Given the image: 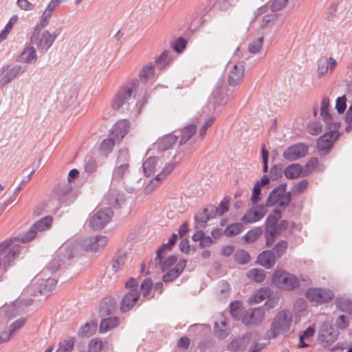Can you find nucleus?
I'll return each instance as SVG.
<instances>
[{"label": "nucleus", "instance_id": "obj_40", "mask_svg": "<svg viewBox=\"0 0 352 352\" xmlns=\"http://www.w3.org/2000/svg\"><path fill=\"white\" fill-rule=\"evenodd\" d=\"M281 218V211L279 209H275L270 213L266 219V228H275L278 221Z\"/></svg>", "mask_w": 352, "mask_h": 352}, {"label": "nucleus", "instance_id": "obj_4", "mask_svg": "<svg viewBox=\"0 0 352 352\" xmlns=\"http://www.w3.org/2000/svg\"><path fill=\"white\" fill-rule=\"evenodd\" d=\"M58 35L57 31L54 33H50L48 30L41 32V30H37L34 27L30 40L32 44L35 45L38 51L45 52L51 47Z\"/></svg>", "mask_w": 352, "mask_h": 352}, {"label": "nucleus", "instance_id": "obj_3", "mask_svg": "<svg viewBox=\"0 0 352 352\" xmlns=\"http://www.w3.org/2000/svg\"><path fill=\"white\" fill-rule=\"evenodd\" d=\"M293 316L289 310L279 311L274 318L268 331L269 336L275 338L288 332L292 327Z\"/></svg>", "mask_w": 352, "mask_h": 352}, {"label": "nucleus", "instance_id": "obj_26", "mask_svg": "<svg viewBox=\"0 0 352 352\" xmlns=\"http://www.w3.org/2000/svg\"><path fill=\"white\" fill-rule=\"evenodd\" d=\"M257 263L266 269L272 268L275 264V256L273 252L265 250L258 254Z\"/></svg>", "mask_w": 352, "mask_h": 352}, {"label": "nucleus", "instance_id": "obj_6", "mask_svg": "<svg viewBox=\"0 0 352 352\" xmlns=\"http://www.w3.org/2000/svg\"><path fill=\"white\" fill-rule=\"evenodd\" d=\"M272 282L279 288L292 290L299 285L298 278L285 270H276L272 275Z\"/></svg>", "mask_w": 352, "mask_h": 352}, {"label": "nucleus", "instance_id": "obj_37", "mask_svg": "<svg viewBox=\"0 0 352 352\" xmlns=\"http://www.w3.org/2000/svg\"><path fill=\"white\" fill-rule=\"evenodd\" d=\"M215 334L221 339L225 338L228 335V328L227 322L225 319L221 320L220 322L214 323Z\"/></svg>", "mask_w": 352, "mask_h": 352}, {"label": "nucleus", "instance_id": "obj_45", "mask_svg": "<svg viewBox=\"0 0 352 352\" xmlns=\"http://www.w3.org/2000/svg\"><path fill=\"white\" fill-rule=\"evenodd\" d=\"M52 14L51 12L44 10L39 21L35 25L37 30H42L49 24Z\"/></svg>", "mask_w": 352, "mask_h": 352}, {"label": "nucleus", "instance_id": "obj_63", "mask_svg": "<svg viewBox=\"0 0 352 352\" xmlns=\"http://www.w3.org/2000/svg\"><path fill=\"white\" fill-rule=\"evenodd\" d=\"M279 234L275 230V228H266L265 236H266V245L271 246L274 243L275 236Z\"/></svg>", "mask_w": 352, "mask_h": 352}, {"label": "nucleus", "instance_id": "obj_7", "mask_svg": "<svg viewBox=\"0 0 352 352\" xmlns=\"http://www.w3.org/2000/svg\"><path fill=\"white\" fill-rule=\"evenodd\" d=\"M305 297L310 302L320 305L332 300L334 298V293L327 287H314L307 289Z\"/></svg>", "mask_w": 352, "mask_h": 352}, {"label": "nucleus", "instance_id": "obj_28", "mask_svg": "<svg viewBox=\"0 0 352 352\" xmlns=\"http://www.w3.org/2000/svg\"><path fill=\"white\" fill-rule=\"evenodd\" d=\"M270 179L267 175H264L261 180L257 181L253 188L251 196V201L253 204H257L262 198L261 188L268 184Z\"/></svg>", "mask_w": 352, "mask_h": 352}, {"label": "nucleus", "instance_id": "obj_15", "mask_svg": "<svg viewBox=\"0 0 352 352\" xmlns=\"http://www.w3.org/2000/svg\"><path fill=\"white\" fill-rule=\"evenodd\" d=\"M265 320V311L262 307L248 309L242 316L241 321L246 326H258Z\"/></svg>", "mask_w": 352, "mask_h": 352}, {"label": "nucleus", "instance_id": "obj_31", "mask_svg": "<svg viewBox=\"0 0 352 352\" xmlns=\"http://www.w3.org/2000/svg\"><path fill=\"white\" fill-rule=\"evenodd\" d=\"M302 173V167L299 164H292L287 166L284 171L287 179L298 178Z\"/></svg>", "mask_w": 352, "mask_h": 352}, {"label": "nucleus", "instance_id": "obj_17", "mask_svg": "<svg viewBox=\"0 0 352 352\" xmlns=\"http://www.w3.org/2000/svg\"><path fill=\"white\" fill-rule=\"evenodd\" d=\"M107 243V239L104 236L96 235L82 240L80 247L86 251L96 252L102 249Z\"/></svg>", "mask_w": 352, "mask_h": 352}, {"label": "nucleus", "instance_id": "obj_41", "mask_svg": "<svg viewBox=\"0 0 352 352\" xmlns=\"http://www.w3.org/2000/svg\"><path fill=\"white\" fill-rule=\"evenodd\" d=\"M243 224L241 223H234L229 225L223 231L227 236H232L239 234L243 230Z\"/></svg>", "mask_w": 352, "mask_h": 352}, {"label": "nucleus", "instance_id": "obj_61", "mask_svg": "<svg viewBox=\"0 0 352 352\" xmlns=\"http://www.w3.org/2000/svg\"><path fill=\"white\" fill-rule=\"evenodd\" d=\"M153 286V282L151 279L146 278L141 283V290L142 292L143 298H146L151 292Z\"/></svg>", "mask_w": 352, "mask_h": 352}, {"label": "nucleus", "instance_id": "obj_50", "mask_svg": "<svg viewBox=\"0 0 352 352\" xmlns=\"http://www.w3.org/2000/svg\"><path fill=\"white\" fill-rule=\"evenodd\" d=\"M263 44V38L259 37L255 40H253L252 42L250 43L248 45V51L251 54H256L258 53Z\"/></svg>", "mask_w": 352, "mask_h": 352}, {"label": "nucleus", "instance_id": "obj_62", "mask_svg": "<svg viewBox=\"0 0 352 352\" xmlns=\"http://www.w3.org/2000/svg\"><path fill=\"white\" fill-rule=\"evenodd\" d=\"M277 18H278V14H276L275 13H272V14L265 15L263 17L262 22L261 23V27L267 28V27L272 25L275 22V21L277 19Z\"/></svg>", "mask_w": 352, "mask_h": 352}, {"label": "nucleus", "instance_id": "obj_25", "mask_svg": "<svg viewBox=\"0 0 352 352\" xmlns=\"http://www.w3.org/2000/svg\"><path fill=\"white\" fill-rule=\"evenodd\" d=\"M36 280L38 284L39 292L44 295H47L52 292L57 284V280L52 278L45 279L36 277Z\"/></svg>", "mask_w": 352, "mask_h": 352}, {"label": "nucleus", "instance_id": "obj_27", "mask_svg": "<svg viewBox=\"0 0 352 352\" xmlns=\"http://www.w3.org/2000/svg\"><path fill=\"white\" fill-rule=\"evenodd\" d=\"M271 290L268 287H262L254 292L248 298V304L256 305L269 298Z\"/></svg>", "mask_w": 352, "mask_h": 352}, {"label": "nucleus", "instance_id": "obj_32", "mask_svg": "<svg viewBox=\"0 0 352 352\" xmlns=\"http://www.w3.org/2000/svg\"><path fill=\"white\" fill-rule=\"evenodd\" d=\"M197 130L195 124H190L185 126L181 131L179 144H184L195 134Z\"/></svg>", "mask_w": 352, "mask_h": 352}, {"label": "nucleus", "instance_id": "obj_38", "mask_svg": "<svg viewBox=\"0 0 352 352\" xmlns=\"http://www.w3.org/2000/svg\"><path fill=\"white\" fill-rule=\"evenodd\" d=\"M247 276L251 280L256 283H261L264 280L265 278V273L263 270L254 268L248 271Z\"/></svg>", "mask_w": 352, "mask_h": 352}, {"label": "nucleus", "instance_id": "obj_33", "mask_svg": "<svg viewBox=\"0 0 352 352\" xmlns=\"http://www.w3.org/2000/svg\"><path fill=\"white\" fill-rule=\"evenodd\" d=\"M336 303L340 311L352 314V300L345 296L338 297Z\"/></svg>", "mask_w": 352, "mask_h": 352}, {"label": "nucleus", "instance_id": "obj_23", "mask_svg": "<svg viewBox=\"0 0 352 352\" xmlns=\"http://www.w3.org/2000/svg\"><path fill=\"white\" fill-rule=\"evenodd\" d=\"M162 164L159 157H149L142 164V169L144 175L149 177L153 175L156 170Z\"/></svg>", "mask_w": 352, "mask_h": 352}, {"label": "nucleus", "instance_id": "obj_22", "mask_svg": "<svg viewBox=\"0 0 352 352\" xmlns=\"http://www.w3.org/2000/svg\"><path fill=\"white\" fill-rule=\"evenodd\" d=\"M130 123L127 120L117 122L111 129V134L117 141H120L128 133Z\"/></svg>", "mask_w": 352, "mask_h": 352}, {"label": "nucleus", "instance_id": "obj_36", "mask_svg": "<svg viewBox=\"0 0 352 352\" xmlns=\"http://www.w3.org/2000/svg\"><path fill=\"white\" fill-rule=\"evenodd\" d=\"M167 252H165L160 258H158L157 256L155 258L156 263L160 265L162 270L169 268L177 261V258L175 256H170L164 259V256Z\"/></svg>", "mask_w": 352, "mask_h": 352}, {"label": "nucleus", "instance_id": "obj_21", "mask_svg": "<svg viewBox=\"0 0 352 352\" xmlns=\"http://www.w3.org/2000/svg\"><path fill=\"white\" fill-rule=\"evenodd\" d=\"M337 65L336 60L330 57L323 56L318 62V75L321 77L325 75L329 71L332 72Z\"/></svg>", "mask_w": 352, "mask_h": 352}, {"label": "nucleus", "instance_id": "obj_29", "mask_svg": "<svg viewBox=\"0 0 352 352\" xmlns=\"http://www.w3.org/2000/svg\"><path fill=\"white\" fill-rule=\"evenodd\" d=\"M186 265V260H180L176 266L169 270L167 273H166L163 277L162 280L165 283H168L170 281L173 280L177 277H178L181 273L183 272L184 269L185 268Z\"/></svg>", "mask_w": 352, "mask_h": 352}, {"label": "nucleus", "instance_id": "obj_2", "mask_svg": "<svg viewBox=\"0 0 352 352\" xmlns=\"http://www.w3.org/2000/svg\"><path fill=\"white\" fill-rule=\"evenodd\" d=\"M329 100L323 97L321 101L320 116L326 124V133L318 140V148L320 150H329L333 142L338 139L340 122L329 113Z\"/></svg>", "mask_w": 352, "mask_h": 352}, {"label": "nucleus", "instance_id": "obj_12", "mask_svg": "<svg viewBox=\"0 0 352 352\" xmlns=\"http://www.w3.org/2000/svg\"><path fill=\"white\" fill-rule=\"evenodd\" d=\"M180 162V160H176V157H174V161L167 164L159 173L154 179H151L149 183L144 188V193L148 195L151 193L154 189L158 186L162 181L166 179V177L170 174L177 164Z\"/></svg>", "mask_w": 352, "mask_h": 352}, {"label": "nucleus", "instance_id": "obj_57", "mask_svg": "<svg viewBox=\"0 0 352 352\" xmlns=\"http://www.w3.org/2000/svg\"><path fill=\"white\" fill-rule=\"evenodd\" d=\"M154 74V67L152 65L144 66L140 72V77L142 80H146L151 78Z\"/></svg>", "mask_w": 352, "mask_h": 352}, {"label": "nucleus", "instance_id": "obj_18", "mask_svg": "<svg viewBox=\"0 0 352 352\" xmlns=\"http://www.w3.org/2000/svg\"><path fill=\"white\" fill-rule=\"evenodd\" d=\"M267 213L266 206L256 205L246 211L242 217V222L245 224L257 222L262 219Z\"/></svg>", "mask_w": 352, "mask_h": 352}, {"label": "nucleus", "instance_id": "obj_58", "mask_svg": "<svg viewBox=\"0 0 352 352\" xmlns=\"http://www.w3.org/2000/svg\"><path fill=\"white\" fill-rule=\"evenodd\" d=\"M96 325L93 323H86L79 330V334L82 336H90L96 331Z\"/></svg>", "mask_w": 352, "mask_h": 352}, {"label": "nucleus", "instance_id": "obj_44", "mask_svg": "<svg viewBox=\"0 0 352 352\" xmlns=\"http://www.w3.org/2000/svg\"><path fill=\"white\" fill-rule=\"evenodd\" d=\"M126 262L125 256H116L111 263V270L113 272L116 273L122 270Z\"/></svg>", "mask_w": 352, "mask_h": 352}, {"label": "nucleus", "instance_id": "obj_5", "mask_svg": "<svg viewBox=\"0 0 352 352\" xmlns=\"http://www.w3.org/2000/svg\"><path fill=\"white\" fill-rule=\"evenodd\" d=\"M125 286L131 289L124 296L121 302L120 310L122 312L129 311L140 298V293L138 289V283L136 279L131 278L126 282Z\"/></svg>", "mask_w": 352, "mask_h": 352}, {"label": "nucleus", "instance_id": "obj_16", "mask_svg": "<svg viewBox=\"0 0 352 352\" xmlns=\"http://www.w3.org/2000/svg\"><path fill=\"white\" fill-rule=\"evenodd\" d=\"M129 152L120 151L118 157L117 164L113 172V179L117 181L122 179L129 172Z\"/></svg>", "mask_w": 352, "mask_h": 352}, {"label": "nucleus", "instance_id": "obj_48", "mask_svg": "<svg viewBox=\"0 0 352 352\" xmlns=\"http://www.w3.org/2000/svg\"><path fill=\"white\" fill-rule=\"evenodd\" d=\"M234 256L235 261L238 263L241 264V265L247 264L250 261V256L249 254L246 251L243 250L236 251L234 253Z\"/></svg>", "mask_w": 352, "mask_h": 352}, {"label": "nucleus", "instance_id": "obj_19", "mask_svg": "<svg viewBox=\"0 0 352 352\" xmlns=\"http://www.w3.org/2000/svg\"><path fill=\"white\" fill-rule=\"evenodd\" d=\"M245 73V67L243 63L234 64L228 73V84L230 87H236L242 81Z\"/></svg>", "mask_w": 352, "mask_h": 352}, {"label": "nucleus", "instance_id": "obj_9", "mask_svg": "<svg viewBox=\"0 0 352 352\" xmlns=\"http://www.w3.org/2000/svg\"><path fill=\"white\" fill-rule=\"evenodd\" d=\"M286 184H280L275 188L269 195L265 206H278L285 208L291 200V193L286 192Z\"/></svg>", "mask_w": 352, "mask_h": 352}, {"label": "nucleus", "instance_id": "obj_55", "mask_svg": "<svg viewBox=\"0 0 352 352\" xmlns=\"http://www.w3.org/2000/svg\"><path fill=\"white\" fill-rule=\"evenodd\" d=\"M307 307V301L302 298L296 299L294 304V310L296 313L302 314L306 311Z\"/></svg>", "mask_w": 352, "mask_h": 352}, {"label": "nucleus", "instance_id": "obj_56", "mask_svg": "<svg viewBox=\"0 0 352 352\" xmlns=\"http://www.w3.org/2000/svg\"><path fill=\"white\" fill-rule=\"evenodd\" d=\"M25 322V318H20L10 324L8 331L12 336V337L24 326Z\"/></svg>", "mask_w": 352, "mask_h": 352}, {"label": "nucleus", "instance_id": "obj_24", "mask_svg": "<svg viewBox=\"0 0 352 352\" xmlns=\"http://www.w3.org/2000/svg\"><path fill=\"white\" fill-rule=\"evenodd\" d=\"M16 61L27 64H34L37 61V54L32 46H26L16 58Z\"/></svg>", "mask_w": 352, "mask_h": 352}, {"label": "nucleus", "instance_id": "obj_49", "mask_svg": "<svg viewBox=\"0 0 352 352\" xmlns=\"http://www.w3.org/2000/svg\"><path fill=\"white\" fill-rule=\"evenodd\" d=\"M17 21V17H12L0 33V42L6 40L12 28L13 25Z\"/></svg>", "mask_w": 352, "mask_h": 352}, {"label": "nucleus", "instance_id": "obj_52", "mask_svg": "<svg viewBox=\"0 0 352 352\" xmlns=\"http://www.w3.org/2000/svg\"><path fill=\"white\" fill-rule=\"evenodd\" d=\"M171 60L172 55L168 52H164L157 59L156 63L160 68H163L168 65Z\"/></svg>", "mask_w": 352, "mask_h": 352}, {"label": "nucleus", "instance_id": "obj_64", "mask_svg": "<svg viewBox=\"0 0 352 352\" xmlns=\"http://www.w3.org/2000/svg\"><path fill=\"white\" fill-rule=\"evenodd\" d=\"M115 144V140L113 138L104 139L100 144V150L104 152H110L113 148Z\"/></svg>", "mask_w": 352, "mask_h": 352}, {"label": "nucleus", "instance_id": "obj_46", "mask_svg": "<svg viewBox=\"0 0 352 352\" xmlns=\"http://www.w3.org/2000/svg\"><path fill=\"white\" fill-rule=\"evenodd\" d=\"M208 211V209H205L202 213L198 214L195 217L197 228H202L206 226L208 220L210 219Z\"/></svg>", "mask_w": 352, "mask_h": 352}, {"label": "nucleus", "instance_id": "obj_20", "mask_svg": "<svg viewBox=\"0 0 352 352\" xmlns=\"http://www.w3.org/2000/svg\"><path fill=\"white\" fill-rule=\"evenodd\" d=\"M307 151L302 144H296L287 148L283 153V157L288 161H295L304 157Z\"/></svg>", "mask_w": 352, "mask_h": 352}, {"label": "nucleus", "instance_id": "obj_8", "mask_svg": "<svg viewBox=\"0 0 352 352\" xmlns=\"http://www.w3.org/2000/svg\"><path fill=\"white\" fill-rule=\"evenodd\" d=\"M135 85L133 83L127 84L121 89L113 97L111 106L115 110L127 107L131 101L133 100V93Z\"/></svg>", "mask_w": 352, "mask_h": 352}, {"label": "nucleus", "instance_id": "obj_47", "mask_svg": "<svg viewBox=\"0 0 352 352\" xmlns=\"http://www.w3.org/2000/svg\"><path fill=\"white\" fill-rule=\"evenodd\" d=\"M241 307L242 304L240 301H234L230 304V312L236 320L241 319Z\"/></svg>", "mask_w": 352, "mask_h": 352}, {"label": "nucleus", "instance_id": "obj_39", "mask_svg": "<svg viewBox=\"0 0 352 352\" xmlns=\"http://www.w3.org/2000/svg\"><path fill=\"white\" fill-rule=\"evenodd\" d=\"M107 204L111 207L116 208L121 206L124 202L122 195L110 192L106 197Z\"/></svg>", "mask_w": 352, "mask_h": 352}, {"label": "nucleus", "instance_id": "obj_14", "mask_svg": "<svg viewBox=\"0 0 352 352\" xmlns=\"http://www.w3.org/2000/svg\"><path fill=\"white\" fill-rule=\"evenodd\" d=\"M23 72L22 67L19 65H5L0 68V87H3Z\"/></svg>", "mask_w": 352, "mask_h": 352}, {"label": "nucleus", "instance_id": "obj_1", "mask_svg": "<svg viewBox=\"0 0 352 352\" xmlns=\"http://www.w3.org/2000/svg\"><path fill=\"white\" fill-rule=\"evenodd\" d=\"M52 223V217L46 216L34 223L26 232L0 243V268H7L19 256L21 251L20 243L32 240L36 237L37 232L48 230Z\"/></svg>", "mask_w": 352, "mask_h": 352}, {"label": "nucleus", "instance_id": "obj_51", "mask_svg": "<svg viewBox=\"0 0 352 352\" xmlns=\"http://www.w3.org/2000/svg\"><path fill=\"white\" fill-rule=\"evenodd\" d=\"M229 210V200L224 199L221 201L219 206L212 208V212H214L215 214L221 216Z\"/></svg>", "mask_w": 352, "mask_h": 352}, {"label": "nucleus", "instance_id": "obj_54", "mask_svg": "<svg viewBox=\"0 0 352 352\" xmlns=\"http://www.w3.org/2000/svg\"><path fill=\"white\" fill-rule=\"evenodd\" d=\"M308 132L313 135H316L322 131V124L319 121H311L307 126Z\"/></svg>", "mask_w": 352, "mask_h": 352}, {"label": "nucleus", "instance_id": "obj_11", "mask_svg": "<svg viewBox=\"0 0 352 352\" xmlns=\"http://www.w3.org/2000/svg\"><path fill=\"white\" fill-rule=\"evenodd\" d=\"M112 216L113 212L110 208L99 209L90 216L89 226L94 230H101L109 223Z\"/></svg>", "mask_w": 352, "mask_h": 352}, {"label": "nucleus", "instance_id": "obj_43", "mask_svg": "<svg viewBox=\"0 0 352 352\" xmlns=\"http://www.w3.org/2000/svg\"><path fill=\"white\" fill-rule=\"evenodd\" d=\"M177 239V236L175 234H173L170 236L168 242L167 243L164 244L160 248L157 250V257L161 258L165 252H169L171 250L172 246L175 244Z\"/></svg>", "mask_w": 352, "mask_h": 352}, {"label": "nucleus", "instance_id": "obj_13", "mask_svg": "<svg viewBox=\"0 0 352 352\" xmlns=\"http://www.w3.org/2000/svg\"><path fill=\"white\" fill-rule=\"evenodd\" d=\"M338 336V330L328 323H323L319 330L318 340L323 346L328 347L337 340Z\"/></svg>", "mask_w": 352, "mask_h": 352}, {"label": "nucleus", "instance_id": "obj_10", "mask_svg": "<svg viewBox=\"0 0 352 352\" xmlns=\"http://www.w3.org/2000/svg\"><path fill=\"white\" fill-rule=\"evenodd\" d=\"M226 90V86L222 80L217 82L208 100L214 111L221 109L227 104Z\"/></svg>", "mask_w": 352, "mask_h": 352}, {"label": "nucleus", "instance_id": "obj_30", "mask_svg": "<svg viewBox=\"0 0 352 352\" xmlns=\"http://www.w3.org/2000/svg\"><path fill=\"white\" fill-rule=\"evenodd\" d=\"M177 136L173 134H168L157 140L155 145L160 151H166L170 148L177 140Z\"/></svg>", "mask_w": 352, "mask_h": 352}, {"label": "nucleus", "instance_id": "obj_60", "mask_svg": "<svg viewBox=\"0 0 352 352\" xmlns=\"http://www.w3.org/2000/svg\"><path fill=\"white\" fill-rule=\"evenodd\" d=\"M89 352H100L102 349V342L98 338L91 339L89 343Z\"/></svg>", "mask_w": 352, "mask_h": 352}, {"label": "nucleus", "instance_id": "obj_35", "mask_svg": "<svg viewBox=\"0 0 352 352\" xmlns=\"http://www.w3.org/2000/svg\"><path fill=\"white\" fill-rule=\"evenodd\" d=\"M76 339L73 337H69L59 342L56 352H72Z\"/></svg>", "mask_w": 352, "mask_h": 352}, {"label": "nucleus", "instance_id": "obj_59", "mask_svg": "<svg viewBox=\"0 0 352 352\" xmlns=\"http://www.w3.org/2000/svg\"><path fill=\"white\" fill-rule=\"evenodd\" d=\"M173 50L178 52H182L186 47V41L182 37H179L172 43Z\"/></svg>", "mask_w": 352, "mask_h": 352}, {"label": "nucleus", "instance_id": "obj_42", "mask_svg": "<svg viewBox=\"0 0 352 352\" xmlns=\"http://www.w3.org/2000/svg\"><path fill=\"white\" fill-rule=\"evenodd\" d=\"M262 233L263 230L261 228H254L249 230L244 235V240L247 243H253L262 234Z\"/></svg>", "mask_w": 352, "mask_h": 352}, {"label": "nucleus", "instance_id": "obj_34", "mask_svg": "<svg viewBox=\"0 0 352 352\" xmlns=\"http://www.w3.org/2000/svg\"><path fill=\"white\" fill-rule=\"evenodd\" d=\"M118 319L116 317H109L101 321L100 332L106 333L118 325Z\"/></svg>", "mask_w": 352, "mask_h": 352}, {"label": "nucleus", "instance_id": "obj_53", "mask_svg": "<svg viewBox=\"0 0 352 352\" xmlns=\"http://www.w3.org/2000/svg\"><path fill=\"white\" fill-rule=\"evenodd\" d=\"M287 248V242L285 240L279 241L274 247L273 250L278 258L282 256Z\"/></svg>", "mask_w": 352, "mask_h": 352}]
</instances>
